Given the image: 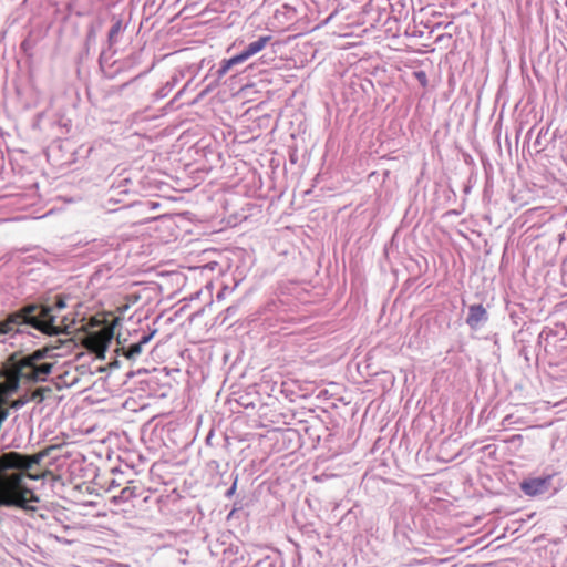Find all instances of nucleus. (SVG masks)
Returning a JSON list of instances; mask_svg holds the SVG:
<instances>
[{"label":"nucleus","mask_w":567,"mask_h":567,"mask_svg":"<svg viewBox=\"0 0 567 567\" xmlns=\"http://www.w3.org/2000/svg\"><path fill=\"white\" fill-rule=\"evenodd\" d=\"M49 349H38L31 353L13 352L0 369V408L8 402V398L17 393L22 385L37 384L45 381L52 373L54 364L47 362ZM8 416L7 410L0 411V424ZM44 453L22 455L18 452L4 453L0 456V506H16L31 509L29 503H39L40 499L33 489L23 484V478L40 480L41 475L33 472Z\"/></svg>","instance_id":"obj_1"},{"label":"nucleus","mask_w":567,"mask_h":567,"mask_svg":"<svg viewBox=\"0 0 567 567\" xmlns=\"http://www.w3.org/2000/svg\"><path fill=\"white\" fill-rule=\"evenodd\" d=\"M53 308L48 306L38 307L29 305L9 315L0 321V339L3 336L21 331V326H30L47 334H59L61 327L54 323ZM7 362L1 363L0 369Z\"/></svg>","instance_id":"obj_2"},{"label":"nucleus","mask_w":567,"mask_h":567,"mask_svg":"<svg viewBox=\"0 0 567 567\" xmlns=\"http://www.w3.org/2000/svg\"><path fill=\"white\" fill-rule=\"evenodd\" d=\"M271 41L270 35L260 37L258 40L252 41L241 53L234 55L228 60H224L219 69V74L225 75L231 69L233 65L239 64L254 56L255 54L262 51L267 44Z\"/></svg>","instance_id":"obj_3"},{"label":"nucleus","mask_w":567,"mask_h":567,"mask_svg":"<svg viewBox=\"0 0 567 567\" xmlns=\"http://www.w3.org/2000/svg\"><path fill=\"white\" fill-rule=\"evenodd\" d=\"M113 338V328L104 327L99 331L87 333L84 337V348L94 352L97 357L103 358L105 350Z\"/></svg>","instance_id":"obj_4"},{"label":"nucleus","mask_w":567,"mask_h":567,"mask_svg":"<svg viewBox=\"0 0 567 567\" xmlns=\"http://www.w3.org/2000/svg\"><path fill=\"white\" fill-rule=\"evenodd\" d=\"M50 393H52L51 388L40 386L33 391L24 392L23 394L18 396L16 400L10 401L8 399V402L6 404L9 403V406L13 410H20L22 406H24V404H27L28 402H31V401L41 403L47 398V395Z\"/></svg>","instance_id":"obj_5"},{"label":"nucleus","mask_w":567,"mask_h":567,"mask_svg":"<svg viewBox=\"0 0 567 567\" xmlns=\"http://www.w3.org/2000/svg\"><path fill=\"white\" fill-rule=\"evenodd\" d=\"M549 486L550 476L544 478H528L520 483V489L525 495H528L529 497H535V495H543V493L548 491Z\"/></svg>","instance_id":"obj_6"},{"label":"nucleus","mask_w":567,"mask_h":567,"mask_svg":"<svg viewBox=\"0 0 567 567\" xmlns=\"http://www.w3.org/2000/svg\"><path fill=\"white\" fill-rule=\"evenodd\" d=\"M484 321H486V308L483 305L470 306L466 324L472 329H477Z\"/></svg>","instance_id":"obj_7"},{"label":"nucleus","mask_w":567,"mask_h":567,"mask_svg":"<svg viewBox=\"0 0 567 567\" xmlns=\"http://www.w3.org/2000/svg\"><path fill=\"white\" fill-rule=\"evenodd\" d=\"M154 333H155V331L143 337L140 342L133 343L130 347H127L126 349H123L124 357H126L127 359H135L138 354H141L143 347L148 343V341L152 339Z\"/></svg>","instance_id":"obj_8"},{"label":"nucleus","mask_w":567,"mask_h":567,"mask_svg":"<svg viewBox=\"0 0 567 567\" xmlns=\"http://www.w3.org/2000/svg\"><path fill=\"white\" fill-rule=\"evenodd\" d=\"M121 29H122V21H121V20H118V21H116V22L113 24V27H112V28H111V30L109 31V39H113V38H115V37L118 34V32L121 31Z\"/></svg>","instance_id":"obj_9"},{"label":"nucleus","mask_w":567,"mask_h":567,"mask_svg":"<svg viewBox=\"0 0 567 567\" xmlns=\"http://www.w3.org/2000/svg\"><path fill=\"white\" fill-rule=\"evenodd\" d=\"M134 491L131 487H124L121 492V497L124 501H127L128 498L133 497Z\"/></svg>","instance_id":"obj_10"},{"label":"nucleus","mask_w":567,"mask_h":567,"mask_svg":"<svg viewBox=\"0 0 567 567\" xmlns=\"http://www.w3.org/2000/svg\"><path fill=\"white\" fill-rule=\"evenodd\" d=\"M65 307V302L63 298L59 297L54 303V308L56 309H63Z\"/></svg>","instance_id":"obj_11"},{"label":"nucleus","mask_w":567,"mask_h":567,"mask_svg":"<svg viewBox=\"0 0 567 567\" xmlns=\"http://www.w3.org/2000/svg\"><path fill=\"white\" fill-rule=\"evenodd\" d=\"M416 76H417L420 80H425V74H424V72H419V73H416Z\"/></svg>","instance_id":"obj_12"}]
</instances>
